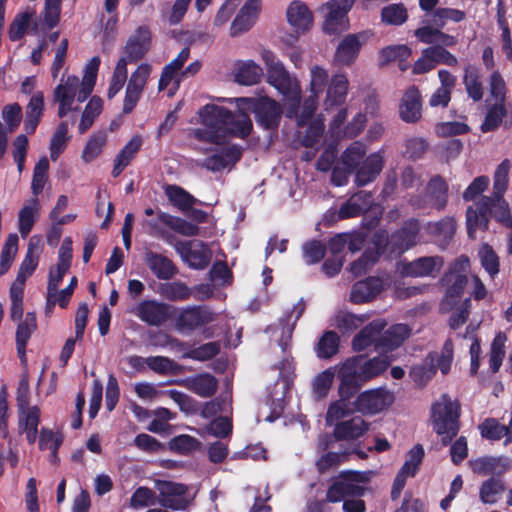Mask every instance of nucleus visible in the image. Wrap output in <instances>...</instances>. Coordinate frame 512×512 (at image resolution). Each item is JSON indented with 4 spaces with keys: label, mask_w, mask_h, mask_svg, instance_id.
Instances as JSON below:
<instances>
[{
    "label": "nucleus",
    "mask_w": 512,
    "mask_h": 512,
    "mask_svg": "<svg viewBox=\"0 0 512 512\" xmlns=\"http://www.w3.org/2000/svg\"><path fill=\"white\" fill-rule=\"evenodd\" d=\"M237 114L230 113L226 108L216 104H207L199 112L201 126L193 130L195 138L215 145L225 144L231 137L244 138L252 130V122L246 111L255 114L257 122L265 129L278 126L281 119V108L272 98H239Z\"/></svg>",
    "instance_id": "1"
},
{
    "label": "nucleus",
    "mask_w": 512,
    "mask_h": 512,
    "mask_svg": "<svg viewBox=\"0 0 512 512\" xmlns=\"http://www.w3.org/2000/svg\"><path fill=\"white\" fill-rule=\"evenodd\" d=\"M349 81L345 74L329 75L328 70L318 64L309 68V95L305 98L299 116V125H304L315 112L319 100L326 111L333 110L346 100Z\"/></svg>",
    "instance_id": "2"
},
{
    "label": "nucleus",
    "mask_w": 512,
    "mask_h": 512,
    "mask_svg": "<svg viewBox=\"0 0 512 512\" xmlns=\"http://www.w3.org/2000/svg\"><path fill=\"white\" fill-rule=\"evenodd\" d=\"M100 58L93 57L85 67L82 80L74 75L62 76L54 88L53 101L58 104V117L63 118L79 110V104L92 93L98 74Z\"/></svg>",
    "instance_id": "3"
},
{
    "label": "nucleus",
    "mask_w": 512,
    "mask_h": 512,
    "mask_svg": "<svg viewBox=\"0 0 512 512\" xmlns=\"http://www.w3.org/2000/svg\"><path fill=\"white\" fill-rule=\"evenodd\" d=\"M261 59L267 70V82L275 88L282 97L283 107L287 117H296L299 122L301 86L299 80L291 75L274 52L268 49L261 51Z\"/></svg>",
    "instance_id": "4"
},
{
    "label": "nucleus",
    "mask_w": 512,
    "mask_h": 512,
    "mask_svg": "<svg viewBox=\"0 0 512 512\" xmlns=\"http://www.w3.org/2000/svg\"><path fill=\"white\" fill-rule=\"evenodd\" d=\"M150 32L145 27H140L136 34L129 38L114 68L109 84L107 96L109 99L115 97L123 88L127 80V65L144 56L149 48Z\"/></svg>",
    "instance_id": "5"
},
{
    "label": "nucleus",
    "mask_w": 512,
    "mask_h": 512,
    "mask_svg": "<svg viewBox=\"0 0 512 512\" xmlns=\"http://www.w3.org/2000/svg\"><path fill=\"white\" fill-rule=\"evenodd\" d=\"M459 406L446 395H443L432 406V424L435 432L442 436V441L447 444L459 430L458 425Z\"/></svg>",
    "instance_id": "6"
},
{
    "label": "nucleus",
    "mask_w": 512,
    "mask_h": 512,
    "mask_svg": "<svg viewBox=\"0 0 512 512\" xmlns=\"http://www.w3.org/2000/svg\"><path fill=\"white\" fill-rule=\"evenodd\" d=\"M356 0H329L320 11L323 14L322 29L327 34H339L349 27L348 13Z\"/></svg>",
    "instance_id": "7"
},
{
    "label": "nucleus",
    "mask_w": 512,
    "mask_h": 512,
    "mask_svg": "<svg viewBox=\"0 0 512 512\" xmlns=\"http://www.w3.org/2000/svg\"><path fill=\"white\" fill-rule=\"evenodd\" d=\"M285 17L293 34L285 43L293 45L301 35L308 33L314 25V14L309 6L301 0L291 1L285 11Z\"/></svg>",
    "instance_id": "8"
},
{
    "label": "nucleus",
    "mask_w": 512,
    "mask_h": 512,
    "mask_svg": "<svg viewBox=\"0 0 512 512\" xmlns=\"http://www.w3.org/2000/svg\"><path fill=\"white\" fill-rule=\"evenodd\" d=\"M395 401V395L385 387L361 392L355 400V409L363 415H376L389 409Z\"/></svg>",
    "instance_id": "9"
},
{
    "label": "nucleus",
    "mask_w": 512,
    "mask_h": 512,
    "mask_svg": "<svg viewBox=\"0 0 512 512\" xmlns=\"http://www.w3.org/2000/svg\"><path fill=\"white\" fill-rule=\"evenodd\" d=\"M340 379L338 393L340 397H351L365 382L362 376L361 356L347 359L336 366Z\"/></svg>",
    "instance_id": "10"
},
{
    "label": "nucleus",
    "mask_w": 512,
    "mask_h": 512,
    "mask_svg": "<svg viewBox=\"0 0 512 512\" xmlns=\"http://www.w3.org/2000/svg\"><path fill=\"white\" fill-rule=\"evenodd\" d=\"M152 73V66L141 63L128 78L125 97L123 101V113L129 114L136 107Z\"/></svg>",
    "instance_id": "11"
},
{
    "label": "nucleus",
    "mask_w": 512,
    "mask_h": 512,
    "mask_svg": "<svg viewBox=\"0 0 512 512\" xmlns=\"http://www.w3.org/2000/svg\"><path fill=\"white\" fill-rule=\"evenodd\" d=\"M155 487L159 492L161 504L174 510L186 509L192 499L187 493V487L180 483L158 480Z\"/></svg>",
    "instance_id": "12"
},
{
    "label": "nucleus",
    "mask_w": 512,
    "mask_h": 512,
    "mask_svg": "<svg viewBox=\"0 0 512 512\" xmlns=\"http://www.w3.org/2000/svg\"><path fill=\"white\" fill-rule=\"evenodd\" d=\"M176 250L181 258L192 268L206 267L211 258L208 247L199 240L181 241L176 244Z\"/></svg>",
    "instance_id": "13"
},
{
    "label": "nucleus",
    "mask_w": 512,
    "mask_h": 512,
    "mask_svg": "<svg viewBox=\"0 0 512 512\" xmlns=\"http://www.w3.org/2000/svg\"><path fill=\"white\" fill-rule=\"evenodd\" d=\"M370 36L368 31L345 36L336 49L335 61L340 65H351L356 60L361 46Z\"/></svg>",
    "instance_id": "14"
},
{
    "label": "nucleus",
    "mask_w": 512,
    "mask_h": 512,
    "mask_svg": "<svg viewBox=\"0 0 512 512\" xmlns=\"http://www.w3.org/2000/svg\"><path fill=\"white\" fill-rule=\"evenodd\" d=\"M443 265L440 257H422L411 262H401L398 271L404 276L426 277L436 276Z\"/></svg>",
    "instance_id": "15"
},
{
    "label": "nucleus",
    "mask_w": 512,
    "mask_h": 512,
    "mask_svg": "<svg viewBox=\"0 0 512 512\" xmlns=\"http://www.w3.org/2000/svg\"><path fill=\"white\" fill-rule=\"evenodd\" d=\"M491 199L483 197L474 206L467 209L466 224L467 231L470 238L475 239L479 231H485L488 228V211L490 208Z\"/></svg>",
    "instance_id": "16"
},
{
    "label": "nucleus",
    "mask_w": 512,
    "mask_h": 512,
    "mask_svg": "<svg viewBox=\"0 0 512 512\" xmlns=\"http://www.w3.org/2000/svg\"><path fill=\"white\" fill-rule=\"evenodd\" d=\"M369 472H346L342 479L336 481L327 491L329 502H340L346 494L352 493L357 488L354 483H363L369 480Z\"/></svg>",
    "instance_id": "17"
},
{
    "label": "nucleus",
    "mask_w": 512,
    "mask_h": 512,
    "mask_svg": "<svg viewBox=\"0 0 512 512\" xmlns=\"http://www.w3.org/2000/svg\"><path fill=\"white\" fill-rule=\"evenodd\" d=\"M260 9V0H248L231 23L230 35L237 37L249 31L256 23Z\"/></svg>",
    "instance_id": "18"
},
{
    "label": "nucleus",
    "mask_w": 512,
    "mask_h": 512,
    "mask_svg": "<svg viewBox=\"0 0 512 512\" xmlns=\"http://www.w3.org/2000/svg\"><path fill=\"white\" fill-rule=\"evenodd\" d=\"M217 315L205 307L184 309L178 319L177 327L182 331H192L216 320Z\"/></svg>",
    "instance_id": "19"
},
{
    "label": "nucleus",
    "mask_w": 512,
    "mask_h": 512,
    "mask_svg": "<svg viewBox=\"0 0 512 512\" xmlns=\"http://www.w3.org/2000/svg\"><path fill=\"white\" fill-rule=\"evenodd\" d=\"M399 116L406 123H416L422 116V103L419 90L409 87L399 103Z\"/></svg>",
    "instance_id": "20"
},
{
    "label": "nucleus",
    "mask_w": 512,
    "mask_h": 512,
    "mask_svg": "<svg viewBox=\"0 0 512 512\" xmlns=\"http://www.w3.org/2000/svg\"><path fill=\"white\" fill-rule=\"evenodd\" d=\"M384 161V150L371 153L358 167L356 172V183L363 186L372 182L382 171Z\"/></svg>",
    "instance_id": "21"
},
{
    "label": "nucleus",
    "mask_w": 512,
    "mask_h": 512,
    "mask_svg": "<svg viewBox=\"0 0 512 512\" xmlns=\"http://www.w3.org/2000/svg\"><path fill=\"white\" fill-rule=\"evenodd\" d=\"M134 314L149 325H160L168 318V307L154 300H145L139 303Z\"/></svg>",
    "instance_id": "22"
},
{
    "label": "nucleus",
    "mask_w": 512,
    "mask_h": 512,
    "mask_svg": "<svg viewBox=\"0 0 512 512\" xmlns=\"http://www.w3.org/2000/svg\"><path fill=\"white\" fill-rule=\"evenodd\" d=\"M41 204L38 198L26 200L18 212V230L22 238H26L39 218Z\"/></svg>",
    "instance_id": "23"
},
{
    "label": "nucleus",
    "mask_w": 512,
    "mask_h": 512,
    "mask_svg": "<svg viewBox=\"0 0 512 512\" xmlns=\"http://www.w3.org/2000/svg\"><path fill=\"white\" fill-rule=\"evenodd\" d=\"M444 282L447 289L441 304V309L448 312L457 304L458 299L461 297L468 283V279L465 275L453 272L444 277Z\"/></svg>",
    "instance_id": "24"
},
{
    "label": "nucleus",
    "mask_w": 512,
    "mask_h": 512,
    "mask_svg": "<svg viewBox=\"0 0 512 512\" xmlns=\"http://www.w3.org/2000/svg\"><path fill=\"white\" fill-rule=\"evenodd\" d=\"M384 289V282L380 278H367L355 283L350 293V300L355 304L369 302Z\"/></svg>",
    "instance_id": "25"
},
{
    "label": "nucleus",
    "mask_w": 512,
    "mask_h": 512,
    "mask_svg": "<svg viewBox=\"0 0 512 512\" xmlns=\"http://www.w3.org/2000/svg\"><path fill=\"white\" fill-rule=\"evenodd\" d=\"M233 76L241 85L257 84L263 77V69L253 60H238L234 64Z\"/></svg>",
    "instance_id": "26"
},
{
    "label": "nucleus",
    "mask_w": 512,
    "mask_h": 512,
    "mask_svg": "<svg viewBox=\"0 0 512 512\" xmlns=\"http://www.w3.org/2000/svg\"><path fill=\"white\" fill-rule=\"evenodd\" d=\"M40 409L37 406L18 409V428L20 433L26 435L27 441L32 444L38 435Z\"/></svg>",
    "instance_id": "27"
},
{
    "label": "nucleus",
    "mask_w": 512,
    "mask_h": 512,
    "mask_svg": "<svg viewBox=\"0 0 512 512\" xmlns=\"http://www.w3.org/2000/svg\"><path fill=\"white\" fill-rule=\"evenodd\" d=\"M386 326L383 320H375L365 326L353 339L352 347L355 351H364L371 345L379 342L380 333Z\"/></svg>",
    "instance_id": "28"
},
{
    "label": "nucleus",
    "mask_w": 512,
    "mask_h": 512,
    "mask_svg": "<svg viewBox=\"0 0 512 512\" xmlns=\"http://www.w3.org/2000/svg\"><path fill=\"white\" fill-rule=\"evenodd\" d=\"M144 261L158 279L168 280L176 273L171 260L162 254L147 250L144 255Z\"/></svg>",
    "instance_id": "29"
},
{
    "label": "nucleus",
    "mask_w": 512,
    "mask_h": 512,
    "mask_svg": "<svg viewBox=\"0 0 512 512\" xmlns=\"http://www.w3.org/2000/svg\"><path fill=\"white\" fill-rule=\"evenodd\" d=\"M411 334L406 324H395L389 327L376 344V349L393 350L399 347Z\"/></svg>",
    "instance_id": "30"
},
{
    "label": "nucleus",
    "mask_w": 512,
    "mask_h": 512,
    "mask_svg": "<svg viewBox=\"0 0 512 512\" xmlns=\"http://www.w3.org/2000/svg\"><path fill=\"white\" fill-rule=\"evenodd\" d=\"M368 430V424L360 416L337 423L334 435L337 439L353 440L362 436Z\"/></svg>",
    "instance_id": "31"
},
{
    "label": "nucleus",
    "mask_w": 512,
    "mask_h": 512,
    "mask_svg": "<svg viewBox=\"0 0 512 512\" xmlns=\"http://www.w3.org/2000/svg\"><path fill=\"white\" fill-rule=\"evenodd\" d=\"M482 437L489 440H500L505 438V445L512 442V419L508 426L500 424L495 419L485 420L479 427Z\"/></svg>",
    "instance_id": "32"
},
{
    "label": "nucleus",
    "mask_w": 512,
    "mask_h": 512,
    "mask_svg": "<svg viewBox=\"0 0 512 512\" xmlns=\"http://www.w3.org/2000/svg\"><path fill=\"white\" fill-rule=\"evenodd\" d=\"M44 110V95L38 91L32 95L26 107L25 130L33 133L38 126Z\"/></svg>",
    "instance_id": "33"
},
{
    "label": "nucleus",
    "mask_w": 512,
    "mask_h": 512,
    "mask_svg": "<svg viewBox=\"0 0 512 512\" xmlns=\"http://www.w3.org/2000/svg\"><path fill=\"white\" fill-rule=\"evenodd\" d=\"M414 34L422 43L433 46H454L457 43L454 36L429 26L418 28Z\"/></svg>",
    "instance_id": "34"
},
{
    "label": "nucleus",
    "mask_w": 512,
    "mask_h": 512,
    "mask_svg": "<svg viewBox=\"0 0 512 512\" xmlns=\"http://www.w3.org/2000/svg\"><path fill=\"white\" fill-rule=\"evenodd\" d=\"M142 145V138L134 136L119 152L114 161L112 175L118 177L121 172L130 164Z\"/></svg>",
    "instance_id": "35"
},
{
    "label": "nucleus",
    "mask_w": 512,
    "mask_h": 512,
    "mask_svg": "<svg viewBox=\"0 0 512 512\" xmlns=\"http://www.w3.org/2000/svg\"><path fill=\"white\" fill-rule=\"evenodd\" d=\"M372 203L371 196L365 192L353 195L339 210L340 218H350L366 211Z\"/></svg>",
    "instance_id": "36"
},
{
    "label": "nucleus",
    "mask_w": 512,
    "mask_h": 512,
    "mask_svg": "<svg viewBox=\"0 0 512 512\" xmlns=\"http://www.w3.org/2000/svg\"><path fill=\"white\" fill-rule=\"evenodd\" d=\"M393 361L394 359L386 354H381L369 360L361 356L362 376L365 382L382 374Z\"/></svg>",
    "instance_id": "37"
},
{
    "label": "nucleus",
    "mask_w": 512,
    "mask_h": 512,
    "mask_svg": "<svg viewBox=\"0 0 512 512\" xmlns=\"http://www.w3.org/2000/svg\"><path fill=\"white\" fill-rule=\"evenodd\" d=\"M187 388L201 397L212 396L217 389V380L210 374H200L186 382Z\"/></svg>",
    "instance_id": "38"
},
{
    "label": "nucleus",
    "mask_w": 512,
    "mask_h": 512,
    "mask_svg": "<svg viewBox=\"0 0 512 512\" xmlns=\"http://www.w3.org/2000/svg\"><path fill=\"white\" fill-rule=\"evenodd\" d=\"M36 315L28 312L24 319L18 324L16 331V345L19 354H24L26 344L28 343L32 333L36 330Z\"/></svg>",
    "instance_id": "39"
},
{
    "label": "nucleus",
    "mask_w": 512,
    "mask_h": 512,
    "mask_svg": "<svg viewBox=\"0 0 512 512\" xmlns=\"http://www.w3.org/2000/svg\"><path fill=\"white\" fill-rule=\"evenodd\" d=\"M412 50L407 45H392L385 47L380 51V61L382 64H387L392 61L398 60L399 67L402 71L408 68V64L405 61L411 56Z\"/></svg>",
    "instance_id": "40"
},
{
    "label": "nucleus",
    "mask_w": 512,
    "mask_h": 512,
    "mask_svg": "<svg viewBox=\"0 0 512 512\" xmlns=\"http://www.w3.org/2000/svg\"><path fill=\"white\" fill-rule=\"evenodd\" d=\"M19 238L16 233L7 236L0 254V276L8 272L18 252Z\"/></svg>",
    "instance_id": "41"
},
{
    "label": "nucleus",
    "mask_w": 512,
    "mask_h": 512,
    "mask_svg": "<svg viewBox=\"0 0 512 512\" xmlns=\"http://www.w3.org/2000/svg\"><path fill=\"white\" fill-rule=\"evenodd\" d=\"M183 77L181 72L165 65L159 79L158 90L165 91L169 97L176 94Z\"/></svg>",
    "instance_id": "42"
},
{
    "label": "nucleus",
    "mask_w": 512,
    "mask_h": 512,
    "mask_svg": "<svg viewBox=\"0 0 512 512\" xmlns=\"http://www.w3.org/2000/svg\"><path fill=\"white\" fill-rule=\"evenodd\" d=\"M511 121V117L508 114V110L503 102H497L491 106L485 116V119L481 125L483 132H489L496 129L504 120Z\"/></svg>",
    "instance_id": "43"
},
{
    "label": "nucleus",
    "mask_w": 512,
    "mask_h": 512,
    "mask_svg": "<svg viewBox=\"0 0 512 512\" xmlns=\"http://www.w3.org/2000/svg\"><path fill=\"white\" fill-rule=\"evenodd\" d=\"M34 19L35 12L31 10L17 14L9 26L8 35L10 40L18 41L22 39Z\"/></svg>",
    "instance_id": "44"
},
{
    "label": "nucleus",
    "mask_w": 512,
    "mask_h": 512,
    "mask_svg": "<svg viewBox=\"0 0 512 512\" xmlns=\"http://www.w3.org/2000/svg\"><path fill=\"white\" fill-rule=\"evenodd\" d=\"M386 241L387 235L379 236L375 243L377 251H366L358 261H355L351 265V272L355 275H361L362 273H365L377 260L379 253L384 249V242L386 243Z\"/></svg>",
    "instance_id": "45"
},
{
    "label": "nucleus",
    "mask_w": 512,
    "mask_h": 512,
    "mask_svg": "<svg viewBox=\"0 0 512 512\" xmlns=\"http://www.w3.org/2000/svg\"><path fill=\"white\" fill-rule=\"evenodd\" d=\"M463 82L469 97L474 101H479L483 96V90L478 68L467 65L464 68Z\"/></svg>",
    "instance_id": "46"
},
{
    "label": "nucleus",
    "mask_w": 512,
    "mask_h": 512,
    "mask_svg": "<svg viewBox=\"0 0 512 512\" xmlns=\"http://www.w3.org/2000/svg\"><path fill=\"white\" fill-rule=\"evenodd\" d=\"M158 219L161 223L184 236H194L198 234V226L184 219L174 217L163 212L158 213Z\"/></svg>",
    "instance_id": "47"
},
{
    "label": "nucleus",
    "mask_w": 512,
    "mask_h": 512,
    "mask_svg": "<svg viewBox=\"0 0 512 512\" xmlns=\"http://www.w3.org/2000/svg\"><path fill=\"white\" fill-rule=\"evenodd\" d=\"M336 369H337V367H335V366L330 367V368L318 373L314 377L313 382H312V389H313V394L315 395V397L324 398L327 396V394L333 384L335 375L337 373Z\"/></svg>",
    "instance_id": "48"
},
{
    "label": "nucleus",
    "mask_w": 512,
    "mask_h": 512,
    "mask_svg": "<svg viewBox=\"0 0 512 512\" xmlns=\"http://www.w3.org/2000/svg\"><path fill=\"white\" fill-rule=\"evenodd\" d=\"M103 108V101L99 97H92L85 109L82 113L80 123H79V132L82 134L86 132L94 123L95 119L100 115Z\"/></svg>",
    "instance_id": "49"
},
{
    "label": "nucleus",
    "mask_w": 512,
    "mask_h": 512,
    "mask_svg": "<svg viewBox=\"0 0 512 512\" xmlns=\"http://www.w3.org/2000/svg\"><path fill=\"white\" fill-rule=\"evenodd\" d=\"M239 157L240 151L237 148H231L207 158L204 165L210 170L219 171L234 164Z\"/></svg>",
    "instance_id": "50"
},
{
    "label": "nucleus",
    "mask_w": 512,
    "mask_h": 512,
    "mask_svg": "<svg viewBox=\"0 0 512 512\" xmlns=\"http://www.w3.org/2000/svg\"><path fill=\"white\" fill-rule=\"evenodd\" d=\"M68 123L62 121L56 128L50 142V157L53 161L57 160L66 148L69 141Z\"/></svg>",
    "instance_id": "51"
},
{
    "label": "nucleus",
    "mask_w": 512,
    "mask_h": 512,
    "mask_svg": "<svg viewBox=\"0 0 512 512\" xmlns=\"http://www.w3.org/2000/svg\"><path fill=\"white\" fill-rule=\"evenodd\" d=\"M165 193L169 201L182 211L192 208L195 203L194 197L179 186L168 185L165 188Z\"/></svg>",
    "instance_id": "52"
},
{
    "label": "nucleus",
    "mask_w": 512,
    "mask_h": 512,
    "mask_svg": "<svg viewBox=\"0 0 512 512\" xmlns=\"http://www.w3.org/2000/svg\"><path fill=\"white\" fill-rule=\"evenodd\" d=\"M419 224L417 221L409 222L400 233L393 235L392 241L400 251L409 249L417 242Z\"/></svg>",
    "instance_id": "53"
},
{
    "label": "nucleus",
    "mask_w": 512,
    "mask_h": 512,
    "mask_svg": "<svg viewBox=\"0 0 512 512\" xmlns=\"http://www.w3.org/2000/svg\"><path fill=\"white\" fill-rule=\"evenodd\" d=\"M106 141L107 136L104 132L92 134L83 149V161L89 163L95 160L101 154L104 146L106 145Z\"/></svg>",
    "instance_id": "54"
},
{
    "label": "nucleus",
    "mask_w": 512,
    "mask_h": 512,
    "mask_svg": "<svg viewBox=\"0 0 512 512\" xmlns=\"http://www.w3.org/2000/svg\"><path fill=\"white\" fill-rule=\"evenodd\" d=\"M478 257L483 269L488 273L491 278H494L499 273V257L488 244H483L479 251Z\"/></svg>",
    "instance_id": "55"
},
{
    "label": "nucleus",
    "mask_w": 512,
    "mask_h": 512,
    "mask_svg": "<svg viewBox=\"0 0 512 512\" xmlns=\"http://www.w3.org/2000/svg\"><path fill=\"white\" fill-rule=\"evenodd\" d=\"M366 146L359 141L351 143L341 157V163L347 170L359 167V161L366 153Z\"/></svg>",
    "instance_id": "56"
},
{
    "label": "nucleus",
    "mask_w": 512,
    "mask_h": 512,
    "mask_svg": "<svg viewBox=\"0 0 512 512\" xmlns=\"http://www.w3.org/2000/svg\"><path fill=\"white\" fill-rule=\"evenodd\" d=\"M48 169L49 161L46 156H43L39 159V161L34 167L33 178L31 183V190L34 197L36 198L43 191L44 186L47 182Z\"/></svg>",
    "instance_id": "57"
},
{
    "label": "nucleus",
    "mask_w": 512,
    "mask_h": 512,
    "mask_svg": "<svg viewBox=\"0 0 512 512\" xmlns=\"http://www.w3.org/2000/svg\"><path fill=\"white\" fill-rule=\"evenodd\" d=\"M71 297L72 294L70 293V289L59 290V288H56L48 290L46 292L45 315L51 316L56 305H59L61 308H66Z\"/></svg>",
    "instance_id": "58"
},
{
    "label": "nucleus",
    "mask_w": 512,
    "mask_h": 512,
    "mask_svg": "<svg viewBox=\"0 0 512 512\" xmlns=\"http://www.w3.org/2000/svg\"><path fill=\"white\" fill-rule=\"evenodd\" d=\"M511 168V163L509 160H503L494 173V182H493V195L494 197H503L504 193L507 190L508 182H509V171Z\"/></svg>",
    "instance_id": "59"
},
{
    "label": "nucleus",
    "mask_w": 512,
    "mask_h": 512,
    "mask_svg": "<svg viewBox=\"0 0 512 512\" xmlns=\"http://www.w3.org/2000/svg\"><path fill=\"white\" fill-rule=\"evenodd\" d=\"M367 316L355 315L346 311H339L334 319L335 326L343 332H350L360 327L366 320Z\"/></svg>",
    "instance_id": "60"
},
{
    "label": "nucleus",
    "mask_w": 512,
    "mask_h": 512,
    "mask_svg": "<svg viewBox=\"0 0 512 512\" xmlns=\"http://www.w3.org/2000/svg\"><path fill=\"white\" fill-rule=\"evenodd\" d=\"M507 341V337L504 333L499 332L493 342L491 344L490 351V368L492 372H497L502 365L504 356H505V343Z\"/></svg>",
    "instance_id": "61"
},
{
    "label": "nucleus",
    "mask_w": 512,
    "mask_h": 512,
    "mask_svg": "<svg viewBox=\"0 0 512 512\" xmlns=\"http://www.w3.org/2000/svg\"><path fill=\"white\" fill-rule=\"evenodd\" d=\"M350 397H340L339 400L334 401L330 404L327 414L326 421L328 424H337L344 417L352 413V409L348 400Z\"/></svg>",
    "instance_id": "62"
},
{
    "label": "nucleus",
    "mask_w": 512,
    "mask_h": 512,
    "mask_svg": "<svg viewBox=\"0 0 512 512\" xmlns=\"http://www.w3.org/2000/svg\"><path fill=\"white\" fill-rule=\"evenodd\" d=\"M491 199L488 214L491 213L495 219L506 227H512V216L508 203L503 197H494Z\"/></svg>",
    "instance_id": "63"
},
{
    "label": "nucleus",
    "mask_w": 512,
    "mask_h": 512,
    "mask_svg": "<svg viewBox=\"0 0 512 512\" xmlns=\"http://www.w3.org/2000/svg\"><path fill=\"white\" fill-rule=\"evenodd\" d=\"M503 491V483L498 479L491 478L482 484L480 498L484 503L494 504L500 499Z\"/></svg>",
    "instance_id": "64"
}]
</instances>
